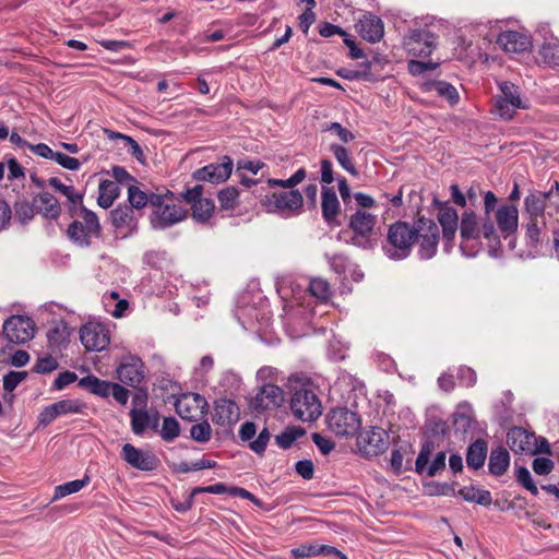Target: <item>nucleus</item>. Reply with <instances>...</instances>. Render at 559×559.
<instances>
[{
    "mask_svg": "<svg viewBox=\"0 0 559 559\" xmlns=\"http://www.w3.org/2000/svg\"><path fill=\"white\" fill-rule=\"evenodd\" d=\"M432 449L433 444L431 442L423 444L415 462V471L418 474H426L428 477H433L445 468L447 454L444 451L438 452L432 462L428 465Z\"/></svg>",
    "mask_w": 559,
    "mask_h": 559,
    "instance_id": "12",
    "label": "nucleus"
},
{
    "mask_svg": "<svg viewBox=\"0 0 559 559\" xmlns=\"http://www.w3.org/2000/svg\"><path fill=\"white\" fill-rule=\"evenodd\" d=\"M417 228L405 222H397L390 226L384 253L392 260H403L411 254L412 246L416 240Z\"/></svg>",
    "mask_w": 559,
    "mask_h": 559,
    "instance_id": "3",
    "label": "nucleus"
},
{
    "mask_svg": "<svg viewBox=\"0 0 559 559\" xmlns=\"http://www.w3.org/2000/svg\"><path fill=\"white\" fill-rule=\"evenodd\" d=\"M118 379L127 385L138 386L144 379V365L139 357H126L117 368Z\"/></svg>",
    "mask_w": 559,
    "mask_h": 559,
    "instance_id": "17",
    "label": "nucleus"
},
{
    "mask_svg": "<svg viewBox=\"0 0 559 559\" xmlns=\"http://www.w3.org/2000/svg\"><path fill=\"white\" fill-rule=\"evenodd\" d=\"M358 443L366 454L377 455L386 449L389 436L384 429L372 427L370 430L360 433Z\"/></svg>",
    "mask_w": 559,
    "mask_h": 559,
    "instance_id": "18",
    "label": "nucleus"
},
{
    "mask_svg": "<svg viewBox=\"0 0 559 559\" xmlns=\"http://www.w3.org/2000/svg\"><path fill=\"white\" fill-rule=\"evenodd\" d=\"M310 294L321 301H326L332 296L330 283L322 277H314L309 283Z\"/></svg>",
    "mask_w": 559,
    "mask_h": 559,
    "instance_id": "41",
    "label": "nucleus"
},
{
    "mask_svg": "<svg viewBox=\"0 0 559 559\" xmlns=\"http://www.w3.org/2000/svg\"><path fill=\"white\" fill-rule=\"evenodd\" d=\"M295 469L304 479H311L314 474V466L310 460L298 461L295 464Z\"/></svg>",
    "mask_w": 559,
    "mask_h": 559,
    "instance_id": "64",
    "label": "nucleus"
},
{
    "mask_svg": "<svg viewBox=\"0 0 559 559\" xmlns=\"http://www.w3.org/2000/svg\"><path fill=\"white\" fill-rule=\"evenodd\" d=\"M48 342L51 347H60L68 342L69 333L66 325H56L47 333Z\"/></svg>",
    "mask_w": 559,
    "mask_h": 559,
    "instance_id": "53",
    "label": "nucleus"
},
{
    "mask_svg": "<svg viewBox=\"0 0 559 559\" xmlns=\"http://www.w3.org/2000/svg\"><path fill=\"white\" fill-rule=\"evenodd\" d=\"M57 417H59L57 407L53 404L46 406L38 415V425L43 427H47L50 425Z\"/></svg>",
    "mask_w": 559,
    "mask_h": 559,
    "instance_id": "60",
    "label": "nucleus"
},
{
    "mask_svg": "<svg viewBox=\"0 0 559 559\" xmlns=\"http://www.w3.org/2000/svg\"><path fill=\"white\" fill-rule=\"evenodd\" d=\"M179 423L174 417H166L163 421L160 436L165 441H173L179 436Z\"/></svg>",
    "mask_w": 559,
    "mask_h": 559,
    "instance_id": "55",
    "label": "nucleus"
},
{
    "mask_svg": "<svg viewBox=\"0 0 559 559\" xmlns=\"http://www.w3.org/2000/svg\"><path fill=\"white\" fill-rule=\"evenodd\" d=\"M496 221L502 234L509 236L518 229L519 211L514 205H501L496 212Z\"/></svg>",
    "mask_w": 559,
    "mask_h": 559,
    "instance_id": "28",
    "label": "nucleus"
},
{
    "mask_svg": "<svg viewBox=\"0 0 559 559\" xmlns=\"http://www.w3.org/2000/svg\"><path fill=\"white\" fill-rule=\"evenodd\" d=\"M257 428L255 424L251 421H247L241 425L239 429V437L242 441H250L249 448L257 454L262 455L266 449V445L270 441L271 433L267 428H263L258 437L253 440L255 436Z\"/></svg>",
    "mask_w": 559,
    "mask_h": 559,
    "instance_id": "20",
    "label": "nucleus"
},
{
    "mask_svg": "<svg viewBox=\"0 0 559 559\" xmlns=\"http://www.w3.org/2000/svg\"><path fill=\"white\" fill-rule=\"evenodd\" d=\"M330 151L335 157L338 165L346 170L348 174L353 176H358V170L355 166L353 156L349 150L341 144L332 143L330 144Z\"/></svg>",
    "mask_w": 559,
    "mask_h": 559,
    "instance_id": "34",
    "label": "nucleus"
},
{
    "mask_svg": "<svg viewBox=\"0 0 559 559\" xmlns=\"http://www.w3.org/2000/svg\"><path fill=\"white\" fill-rule=\"evenodd\" d=\"M219 209L223 211H233L239 205V191L235 187H227L217 194Z\"/></svg>",
    "mask_w": 559,
    "mask_h": 559,
    "instance_id": "39",
    "label": "nucleus"
},
{
    "mask_svg": "<svg viewBox=\"0 0 559 559\" xmlns=\"http://www.w3.org/2000/svg\"><path fill=\"white\" fill-rule=\"evenodd\" d=\"M324 130L334 132L343 143H348L355 139L354 133L352 131H349L348 129L344 128L338 122H331V123L326 124Z\"/></svg>",
    "mask_w": 559,
    "mask_h": 559,
    "instance_id": "59",
    "label": "nucleus"
},
{
    "mask_svg": "<svg viewBox=\"0 0 559 559\" xmlns=\"http://www.w3.org/2000/svg\"><path fill=\"white\" fill-rule=\"evenodd\" d=\"M305 433L302 428L288 427L275 437L276 444L282 449H288L292 444Z\"/></svg>",
    "mask_w": 559,
    "mask_h": 559,
    "instance_id": "44",
    "label": "nucleus"
},
{
    "mask_svg": "<svg viewBox=\"0 0 559 559\" xmlns=\"http://www.w3.org/2000/svg\"><path fill=\"white\" fill-rule=\"evenodd\" d=\"M131 426L135 435H142L150 425V416L145 411L132 409L130 412Z\"/></svg>",
    "mask_w": 559,
    "mask_h": 559,
    "instance_id": "48",
    "label": "nucleus"
},
{
    "mask_svg": "<svg viewBox=\"0 0 559 559\" xmlns=\"http://www.w3.org/2000/svg\"><path fill=\"white\" fill-rule=\"evenodd\" d=\"M35 333L33 320L24 316H12L3 323V334L13 344H23L32 340Z\"/></svg>",
    "mask_w": 559,
    "mask_h": 559,
    "instance_id": "10",
    "label": "nucleus"
},
{
    "mask_svg": "<svg viewBox=\"0 0 559 559\" xmlns=\"http://www.w3.org/2000/svg\"><path fill=\"white\" fill-rule=\"evenodd\" d=\"M290 408L294 416L301 421H313L322 414L321 402L310 384H304L294 391Z\"/></svg>",
    "mask_w": 559,
    "mask_h": 559,
    "instance_id": "5",
    "label": "nucleus"
},
{
    "mask_svg": "<svg viewBox=\"0 0 559 559\" xmlns=\"http://www.w3.org/2000/svg\"><path fill=\"white\" fill-rule=\"evenodd\" d=\"M240 409L238 405L229 399H218L215 402L213 419L216 424L225 426L238 421Z\"/></svg>",
    "mask_w": 559,
    "mask_h": 559,
    "instance_id": "21",
    "label": "nucleus"
},
{
    "mask_svg": "<svg viewBox=\"0 0 559 559\" xmlns=\"http://www.w3.org/2000/svg\"><path fill=\"white\" fill-rule=\"evenodd\" d=\"M321 210L322 217L330 227H336L341 225V222L338 221V216L341 214V204L333 188H322Z\"/></svg>",
    "mask_w": 559,
    "mask_h": 559,
    "instance_id": "19",
    "label": "nucleus"
},
{
    "mask_svg": "<svg viewBox=\"0 0 559 559\" xmlns=\"http://www.w3.org/2000/svg\"><path fill=\"white\" fill-rule=\"evenodd\" d=\"M307 177L305 168H299L288 179H273L266 180L269 188H283L289 191L267 193L262 199V206L267 213L280 214L284 217H292L298 215L304 206V197L301 192L294 189Z\"/></svg>",
    "mask_w": 559,
    "mask_h": 559,
    "instance_id": "1",
    "label": "nucleus"
},
{
    "mask_svg": "<svg viewBox=\"0 0 559 559\" xmlns=\"http://www.w3.org/2000/svg\"><path fill=\"white\" fill-rule=\"evenodd\" d=\"M500 91L503 98L515 107H522L519 87L510 82H503L500 84Z\"/></svg>",
    "mask_w": 559,
    "mask_h": 559,
    "instance_id": "51",
    "label": "nucleus"
},
{
    "mask_svg": "<svg viewBox=\"0 0 559 559\" xmlns=\"http://www.w3.org/2000/svg\"><path fill=\"white\" fill-rule=\"evenodd\" d=\"M551 195L552 191H534L525 198L524 207L526 213L530 215V218L544 219L547 201L551 200Z\"/></svg>",
    "mask_w": 559,
    "mask_h": 559,
    "instance_id": "27",
    "label": "nucleus"
},
{
    "mask_svg": "<svg viewBox=\"0 0 559 559\" xmlns=\"http://www.w3.org/2000/svg\"><path fill=\"white\" fill-rule=\"evenodd\" d=\"M516 480L520 485H522L527 491H530L533 496H537L539 490L532 478L530 471L520 466L515 471Z\"/></svg>",
    "mask_w": 559,
    "mask_h": 559,
    "instance_id": "50",
    "label": "nucleus"
},
{
    "mask_svg": "<svg viewBox=\"0 0 559 559\" xmlns=\"http://www.w3.org/2000/svg\"><path fill=\"white\" fill-rule=\"evenodd\" d=\"M376 224L377 216L362 210L350 215L348 227L354 233L352 243L362 249L372 248L376 243Z\"/></svg>",
    "mask_w": 559,
    "mask_h": 559,
    "instance_id": "6",
    "label": "nucleus"
},
{
    "mask_svg": "<svg viewBox=\"0 0 559 559\" xmlns=\"http://www.w3.org/2000/svg\"><path fill=\"white\" fill-rule=\"evenodd\" d=\"M80 340L88 352H102L110 343L108 329L100 323L88 322L80 329Z\"/></svg>",
    "mask_w": 559,
    "mask_h": 559,
    "instance_id": "11",
    "label": "nucleus"
},
{
    "mask_svg": "<svg viewBox=\"0 0 559 559\" xmlns=\"http://www.w3.org/2000/svg\"><path fill=\"white\" fill-rule=\"evenodd\" d=\"M151 207L150 222L155 229L168 228L186 217V211L176 203L174 194L169 190L152 194Z\"/></svg>",
    "mask_w": 559,
    "mask_h": 559,
    "instance_id": "2",
    "label": "nucleus"
},
{
    "mask_svg": "<svg viewBox=\"0 0 559 559\" xmlns=\"http://www.w3.org/2000/svg\"><path fill=\"white\" fill-rule=\"evenodd\" d=\"M91 481L90 476L85 475L82 479L71 480L64 484H61L55 488L53 496L51 502L62 499L69 495L79 492Z\"/></svg>",
    "mask_w": 559,
    "mask_h": 559,
    "instance_id": "38",
    "label": "nucleus"
},
{
    "mask_svg": "<svg viewBox=\"0 0 559 559\" xmlns=\"http://www.w3.org/2000/svg\"><path fill=\"white\" fill-rule=\"evenodd\" d=\"M121 455L129 465L144 472L156 469L159 463L155 454L138 449L130 443L122 447Z\"/></svg>",
    "mask_w": 559,
    "mask_h": 559,
    "instance_id": "16",
    "label": "nucleus"
},
{
    "mask_svg": "<svg viewBox=\"0 0 559 559\" xmlns=\"http://www.w3.org/2000/svg\"><path fill=\"white\" fill-rule=\"evenodd\" d=\"M479 228L480 237L483 236L488 241L489 246L495 247L500 243L496 227L489 215H485L481 224H479Z\"/></svg>",
    "mask_w": 559,
    "mask_h": 559,
    "instance_id": "49",
    "label": "nucleus"
},
{
    "mask_svg": "<svg viewBox=\"0 0 559 559\" xmlns=\"http://www.w3.org/2000/svg\"><path fill=\"white\" fill-rule=\"evenodd\" d=\"M460 236L463 241L478 240L480 238L479 222L474 211L467 210L462 213Z\"/></svg>",
    "mask_w": 559,
    "mask_h": 559,
    "instance_id": "29",
    "label": "nucleus"
},
{
    "mask_svg": "<svg viewBox=\"0 0 559 559\" xmlns=\"http://www.w3.org/2000/svg\"><path fill=\"white\" fill-rule=\"evenodd\" d=\"M433 90L439 96L447 98L452 105L456 104L460 99L456 88L450 83L443 81L437 82L433 84Z\"/></svg>",
    "mask_w": 559,
    "mask_h": 559,
    "instance_id": "52",
    "label": "nucleus"
},
{
    "mask_svg": "<svg viewBox=\"0 0 559 559\" xmlns=\"http://www.w3.org/2000/svg\"><path fill=\"white\" fill-rule=\"evenodd\" d=\"M537 60L549 67H559V40L545 41L538 49Z\"/></svg>",
    "mask_w": 559,
    "mask_h": 559,
    "instance_id": "33",
    "label": "nucleus"
},
{
    "mask_svg": "<svg viewBox=\"0 0 559 559\" xmlns=\"http://www.w3.org/2000/svg\"><path fill=\"white\" fill-rule=\"evenodd\" d=\"M190 435L198 442H207L212 437L211 425L206 420L195 424L191 427Z\"/></svg>",
    "mask_w": 559,
    "mask_h": 559,
    "instance_id": "54",
    "label": "nucleus"
},
{
    "mask_svg": "<svg viewBox=\"0 0 559 559\" xmlns=\"http://www.w3.org/2000/svg\"><path fill=\"white\" fill-rule=\"evenodd\" d=\"M207 403L198 393L182 394L175 403L177 414L186 420H197L205 412Z\"/></svg>",
    "mask_w": 559,
    "mask_h": 559,
    "instance_id": "15",
    "label": "nucleus"
},
{
    "mask_svg": "<svg viewBox=\"0 0 559 559\" xmlns=\"http://www.w3.org/2000/svg\"><path fill=\"white\" fill-rule=\"evenodd\" d=\"M510 465V454L503 447L492 449L489 455L488 468L495 476L503 475Z\"/></svg>",
    "mask_w": 559,
    "mask_h": 559,
    "instance_id": "30",
    "label": "nucleus"
},
{
    "mask_svg": "<svg viewBox=\"0 0 559 559\" xmlns=\"http://www.w3.org/2000/svg\"><path fill=\"white\" fill-rule=\"evenodd\" d=\"M437 66H438L437 63L431 62V61L425 62V61L411 60L408 62V71L413 75H419L427 71L435 70L437 68Z\"/></svg>",
    "mask_w": 559,
    "mask_h": 559,
    "instance_id": "62",
    "label": "nucleus"
},
{
    "mask_svg": "<svg viewBox=\"0 0 559 559\" xmlns=\"http://www.w3.org/2000/svg\"><path fill=\"white\" fill-rule=\"evenodd\" d=\"M80 386L87 389L93 394L102 397L110 396V390H112L114 382H108L98 379L95 376H87L80 380Z\"/></svg>",
    "mask_w": 559,
    "mask_h": 559,
    "instance_id": "35",
    "label": "nucleus"
},
{
    "mask_svg": "<svg viewBox=\"0 0 559 559\" xmlns=\"http://www.w3.org/2000/svg\"><path fill=\"white\" fill-rule=\"evenodd\" d=\"M465 501L475 502L481 506H489L492 501L491 493L488 490L479 489L474 486H465L457 492Z\"/></svg>",
    "mask_w": 559,
    "mask_h": 559,
    "instance_id": "37",
    "label": "nucleus"
},
{
    "mask_svg": "<svg viewBox=\"0 0 559 559\" xmlns=\"http://www.w3.org/2000/svg\"><path fill=\"white\" fill-rule=\"evenodd\" d=\"M191 210L193 218L198 222L204 223L211 218L215 210V205L211 199L205 198L194 202V204L191 205Z\"/></svg>",
    "mask_w": 559,
    "mask_h": 559,
    "instance_id": "40",
    "label": "nucleus"
},
{
    "mask_svg": "<svg viewBox=\"0 0 559 559\" xmlns=\"http://www.w3.org/2000/svg\"><path fill=\"white\" fill-rule=\"evenodd\" d=\"M519 107H515L509 103L502 96H498L495 102L496 112L503 119H511Z\"/></svg>",
    "mask_w": 559,
    "mask_h": 559,
    "instance_id": "56",
    "label": "nucleus"
},
{
    "mask_svg": "<svg viewBox=\"0 0 559 559\" xmlns=\"http://www.w3.org/2000/svg\"><path fill=\"white\" fill-rule=\"evenodd\" d=\"M48 185L62 193L71 204L70 211L73 212L78 205H82L83 195L75 191L73 186L63 185L59 178L51 177Z\"/></svg>",
    "mask_w": 559,
    "mask_h": 559,
    "instance_id": "36",
    "label": "nucleus"
},
{
    "mask_svg": "<svg viewBox=\"0 0 559 559\" xmlns=\"http://www.w3.org/2000/svg\"><path fill=\"white\" fill-rule=\"evenodd\" d=\"M497 44L507 52H522L528 49V37L516 31H506L498 36Z\"/></svg>",
    "mask_w": 559,
    "mask_h": 559,
    "instance_id": "24",
    "label": "nucleus"
},
{
    "mask_svg": "<svg viewBox=\"0 0 559 559\" xmlns=\"http://www.w3.org/2000/svg\"><path fill=\"white\" fill-rule=\"evenodd\" d=\"M120 189L118 183L112 180H103L98 187L97 203L103 209L110 207L118 198Z\"/></svg>",
    "mask_w": 559,
    "mask_h": 559,
    "instance_id": "32",
    "label": "nucleus"
},
{
    "mask_svg": "<svg viewBox=\"0 0 559 559\" xmlns=\"http://www.w3.org/2000/svg\"><path fill=\"white\" fill-rule=\"evenodd\" d=\"M59 416L71 414H83L86 409V404L79 400H61L55 403Z\"/></svg>",
    "mask_w": 559,
    "mask_h": 559,
    "instance_id": "45",
    "label": "nucleus"
},
{
    "mask_svg": "<svg viewBox=\"0 0 559 559\" xmlns=\"http://www.w3.org/2000/svg\"><path fill=\"white\" fill-rule=\"evenodd\" d=\"M292 555L295 558H309L313 556L320 555V545L310 543V544H302L294 549H292Z\"/></svg>",
    "mask_w": 559,
    "mask_h": 559,
    "instance_id": "57",
    "label": "nucleus"
},
{
    "mask_svg": "<svg viewBox=\"0 0 559 559\" xmlns=\"http://www.w3.org/2000/svg\"><path fill=\"white\" fill-rule=\"evenodd\" d=\"M153 192L150 194L145 193L144 191L140 190L135 186H130L128 188V200L130 202V207L141 210L145 205H151V199H152Z\"/></svg>",
    "mask_w": 559,
    "mask_h": 559,
    "instance_id": "43",
    "label": "nucleus"
},
{
    "mask_svg": "<svg viewBox=\"0 0 559 559\" xmlns=\"http://www.w3.org/2000/svg\"><path fill=\"white\" fill-rule=\"evenodd\" d=\"M357 29L360 36L369 43L379 41L384 34L381 19L372 14L364 15L357 24Z\"/></svg>",
    "mask_w": 559,
    "mask_h": 559,
    "instance_id": "22",
    "label": "nucleus"
},
{
    "mask_svg": "<svg viewBox=\"0 0 559 559\" xmlns=\"http://www.w3.org/2000/svg\"><path fill=\"white\" fill-rule=\"evenodd\" d=\"M111 218L116 227L131 226L133 223V210L128 205L118 206L111 211Z\"/></svg>",
    "mask_w": 559,
    "mask_h": 559,
    "instance_id": "46",
    "label": "nucleus"
},
{
    "mask_svg": "<svg viewBox=\"0 0 559 559\" xmlns=\"http://www.w3.org/2000/svg\"><path fill=\"white\" fill-rule=\"evenodd\" d=\"M555 463L548 457H536L532 463V468L535 474L546 476L552 472Z\"/></svg>",
    "mask_w": 559,
    "mask_h": 559,
    "instance_id": "58",
    "label": "nucleus"
},
{
    "mask_svg": "<svg viewBox=\"0 0 559 559\" xmlns=\"http://www.w3.org/2000/svg\"><path fill=\"white\" fill-rule=\"evenodd\" d=\"M416 240L419 241L418 254L420 259H431L437 252L439 241V227L430 219H419L416 230Z\"/></svg>",
    "mask_w": 559,
    "mask_h": 559,
    "instance_id": "9",
    "label": "nucleus"
},
{
    "mask_svg": "<svg viewBox=\"0 0 559 559\" xmlns=\"http://www.w3.org/2000/svg\"><path fill=\"white\" fill-rule=\"evenodd\" d=\"M544 227V219L530 218L526 225V239L531 247L535 248L540 242V234Z\"/></svg>",
    "mask_w": 559,
    "mask_h": 559,
    "instance_id": "47",
    "label": "nucleus"
},
{
    "mask_svg": "<svg viewBox=\"0 0 559 559\" xmlns=\"http://www.w3.org/2000/svg\"><path fill=\"white\" fill-rule=\"evenodd\" d=\"M284 402L283 390L275 384H264L250 400V408L261 413L269 408L281 406Z\"/></svg>",
    "mask_w": 559,
    "mask_h": 559,
    "instance_id": "14",
    "label": "nucleus"
},
{
    "mask_svg": "<svg viewBox=\"0 0 559 559\" xmlns=\"http://www.w3.org/2000/svg\"><path fill=\"white\" fill-rule=\"evenodd\" d=\"M53 160L57 162L63 168L70 169V170H76L81 166V163L79 162V159L68 156L60 152L56 153Z\"/></svg>",
    "mask_w": 559,
    "mask_h": 559,
    "instance_id": "63",
    "label": "nucleus"
},
{
    "mask_svg": "<svg viewBox=\"0 0 559 559\" xmlns=\"http://www.w3.org/2000/svg\"><path fill=\"white\" fill-rule=\"evenodd\" d=\"M233 160L229 156H223L217 164L206 165L193 173V178L199 181H209L211 183H221L226 181L231 175Z\"/></svg>",
    "mask_w": 559,
    "mask_h": 559,
    "instance_id": "13",
    "label": "nucleus"
},
{
    "mask_svg": "<svg viewBox=\"0 0 559 559\" xmlns=\"http://www.w3.org/2000/svg\"><path fill=\"white\" fill-rule=\"evenodd\" d=\"M438 221L442 226L443 239L447 241V247H450L457 231L459 215L453 207L443 205L439 210Z\"/></svg>",
    "mask_w": 559,
    "mask_h": 559,
    "instance_id": "25",
    "label": "nucleus"
},
{
    "mask_svg": "<svg viewBox=\"0 0 559 559\" xmlns=\"http://www.w3.org/2000/svg\"><path fill=\"white\" fill-rule=\"evenodd\" d=\"M108 133V136L110 139H115V138H120V139H123L128 145H129V151L130 153L135 156L138 159L140 158V156L143 155V152H142V148L141 146L139 145V143L133 140L131 136H128V135H123L121 133H117V132H114V131H106Z\"/></svg>",
    "mask_w": 559,
    "mask_h": 559,
    "instance_id": "61",
    "label": "nucleus"
},
{
    "mask_svg": "<svg viewBox=\"0 0 559 559\" xmlns=\"http://www.w3.org/2000/svg\"><path fill=\"white\" fill-rule=\"evenodd\" d=\"M27 377L26 371H9L3 376V390L5 391L4 400H12L13 395L11 394L14 389L23 382Z\"/></svg>",
    "mask_w": 559,
    "mask_h": 559,
    "instance_id": "42",
    "label": "nucleus"
},
{
    "mask_svg": "<svg viewBox=\"0 0 559 559\" xmlns=\"http://www.w3.org/2000/svg\"><path fill=\"white\" fill-rule=\"evenodd\" d=\"M100 234L102 226L97 215L83 206L80 211V219H75L68 227L69 238L81 248L90 247L100 237Z\"/></svg>",
    "mask_w": 559,
    "mask_h": 559,
    "instance_id": "4",
    "label": "nucleus"
},
{
    "mask_svg": "<svg viewBox=\"0 0 559 559\" xmlns=\"http://www.w3.org/2000/svg\"><path fill=\"white\" fill-rule=\"evenodd\" d=\"M535 433L521 427H513L507 435V443L514 453H528L533 449Z\"/></svg>",
    "mask_w": 559,
    "mask_h": 559,
    "instance_id": "23",
    "label": "nucleus"
},
{
    "mask_svg": "<svg viewBox=\"0 0 559 559\" xmlns=\"http://www.w3.org/2000/svg\"><path fill=\"white\" fill-rule=\"evenodd\" d=\"M328 425L338 436H354L360 429L361 421L355 412L340 407L329 413Z\"/></svg>",
    "mask_w": 559,
    "mask_h": 559,
    "instance_id": "8",
    "label": "nucleus"
},
{
    "mask_svg": "<svg viewBox=\"0 0 559 559\" xmlns=\"http://www.w3.org/2000/svg\"><path fill=\"white\" fill-rule=\"evenodd\" d=\"M33 207L47 219H57L61 214L59 201L48 192L34 197Z\"/></svg>",
    "mask_w": 559,
    "mask_h": 559,
    "instance_id": "26",
    "label": "nucleus"
},
{
    "mask_svg": "<svg viewBox=\"0 0 559 559\" xmlns=\"http://www.w3.org/2000/svg\"><path fill=\"white\" fill-rule=\"evenodd\" d=\"M487 456L486 441L478 439L473 442L467 450L466 463L469 468L479 469L484 466Z\"/></svg>",
    "mask_w": 559,
    "mask_h": 559,
    "instance_id": "31",
    "label": "nucleus"
},
{
    "mask_svg": "<svg viewBox=\"0 0 559 559\" xmlns=\"http://www.w3.org/2000/svg\"><path fill=\"white\" fill-rule=\"evenodd\" d=\"M403 46L409 55L426 57L437 46V36L427 28L409 29L403 38Z\"/></svg>",
    "mask_w": 559,
    "mask_h": 559,
    "instance_id": "7",
    "label": "nucleus"
}]
</instances>
